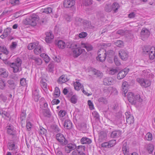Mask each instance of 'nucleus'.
<instances>
[{"label":"nucleus","mask_w":155,"mask_h":155,"mask_svg":"<svg viewBox=\"0 0 155 155\" xmlns=\"http://www.w3.org/2000/svg\"><path fill=\"white\" fill-rule=\"evenodd\" d=\"M38 42L31 43L29 44L28 46V48L29 50H31L33 48H35V47L38 45Z\"/></svg>","instance_id":"nucleus-40"},{"label":"nucleus","mask_w":155,"mask_h":155,"mask_svg":"<svg viewBox=\"0 0 155 155\" xmlns=\"http://www.w3.org/2000/svg\"><path fill=\"white\" fill-rule=\"evenodd\" d=\"M104 10L107 12H110L112 10L111 5L110 4H107L104 7Z\"/></svg>","instance_id":"nucleus-48"},{"label":"nucleus","mask_w":155,"mask_h":155,"mask_svg":"<svg viewBox=\"0 0 155 155\" xmlns=\"http://www.w3.org/2000/svg\"><path fill=\"white\" fill-rule=\"evenodd\" d=\"M57 45L58 47L61 49L65 48L66 47L65 42L61 40H60L58 41Z\"/></svg>","instance_id":"nucleus-33"},{"label":"nucleus","mask_w":155,"mask_h":155,"mask_svg":"<svg viewBox=\"0 0 155 155\" xmlns=\"http://www.w3.org/2000/svg\"><path fill=\"white\" fill-rule=\"evenodd\" d=\"M114 82V80L112 78L108 77L104 79L103 84L105 85H109L112 84Z\"/></svg>","instance_id":"nucleus-14"},{"label":"nucleus","mask_w":155,"mask_h":155,"mask_svg":"<svg viewBox=\"0 0 155 155\" xmlns=\"http://www.w3.org/2000/svg\"><path fill=\"white\" fill-rule=\"evenodd\" d=\"M46 37L45 40L46 42L50 43L52 40L54 38V36L51 31L47 32L45 33Z\"/></svg>","instance_id":"nucleus-15"},{"label":"nucleus","mask_w":155,"mask_h":155,"mask_svg":"<svg viewBox=\"0 0 155 155\" xmlns=\"http://www.w3.org/2000/svg\"><path fill=\"white\" fill-rule=\"evenodd\" d=\"M4 63L8 66H10L13 68V71L14 73H17L21 70V64L22 63L21 60L19 58H18L16 59L14 62L11 63L7 60L4 61Z\"/></svg>","instance_id":"nucleus-1"},{"label":"nucleus","mask_w":155,"mask_h":155,"mask_svg":"<svg viewBox=\"0 0 155 155\" xmlns=\"http://www.w3.org/2000/svg\"><path fill=\"white\" fill-rule=\"evenodd\" d=\"M6 86L5 81L2 79H0V89L2 90H4Z\"/></svg>","instance_id":"nucleus-52"},{"label":"nucleus","mask_w":155,"mask_h":155,"mask_svg":"<svg viewBox=\"0 0 155 155\" xmlns=\"http://www.w3.org/2000/svg\"><path fill=\"white\" fill-rule=\"evenodd\" d=\"M56 137V139L62 145L65 146L67 144L68 140L65 138L63 134L60 133L58 134Z\"/></svg>","instance_id":"nucleus-8"},{"label":"nucleus","mask_w":155,"mask_h":155,"mask_svg":"<svg viewBox=\"0 0 155 155\" xmlns=\"http://www.w3.org/2000/svg\"><path fill=\"white\" fill-rule=\"evenodd\" d=\"M75 21V24L78 25H80L81 23H83L84 21L82 19L79 18H77L76 19Z\"/></svg>","instance_id":"nucleus-55"},{"label":"nucleus","mask_w":155,"mask_h":155,"mask_svg":"<svg viewBox=\"0 0 155 155\" xmlns=\"http://www.w3.org/2000/svg\"><path fill=\"white\" fill-rule=\"evenodd\" d=\"M92 114L96 121H97L99 120V115L97 111H94L92 113Z\"/></svg>","instance_id":"nucleus-43"},{"label":"nucleus","mask_w":155,"mask_h":155,"mask_svg":"<svg viewBox=\"0 0 155 155\" xmlns=\"http://www.w3.org/2000/svg\"><path fill=\"white\" fill-rule=\"evenodd\" d=\"M119 4L117 2H114L111 5L112 10H113L114 12H116L118 9L119 8Z\"/></svg>","instance_id":"nucleus-34"},{"label":"nucleus","mask_w":155,"mask_h":155,"mask_svg":"<svg viewBox=\"0 0 155 155\" xmlns=\"http://www.w3.org/2000/svg\"><path fill=\"white\" fill-rule=\"evenodd\" d=\"M39 90L37 87H34L32 90V96L39 95Z\"/></svg>","instance_id":"nucleus-53"},{"label":"nucleus","mask_w":155,"mask_h":155,"mask_svg":"<svg viewBox=\"0 0 155 155\" xmlns=\"http://www.w3.org/2000/svg\"><path fill=\"white\" fill-rule=\"evenodd\" d=\"M149 57L150 60H153L155 57V48L152 47L149 51Z\"/></svg>","instance_id":"nucleus-27"},{"label":"nucleus","mask_w":155,"mask_h":155,"mask_svg":"<svg viewBox=\"0 0 155 155\" xmlns=\"http://www.w3.org/2000/svg\"><path fill=\"white\" fill-rule=\"evenodd\" d=\"M121 134V132L119 130H115L111 132L110 137L112 138L119 137Z\"/></svg>","instance_id":"nucleus-19"},{"label":"nucleus","mask_w":155,"mask_h":155,"mask_svg":"<svg viewBox=\"0 0 155 155\" xmlns=\"http://www.w3.org/2000/svg\"><path fill=\"white\" fill-rule=\"evenodd\" d=\"M87 36V33L85 32H82L79 35V37L80 38H84Z\"/></svg>","instance_id":"nucleus-64"},{"label":"nucleus","mask_w":155,"mask_h":155,"mask_svg":"<svg viewBox=\"0 0 155 155\" xmlns=\"http://www.w3.org/2000/svg\"><path fill=\"white\" fill-rule=\"evenodd\" d=\"M145 139L147 140H151L152 139V134L150 133H147L145 136Z\"/></svg>","instance_id":"nucleus-50"},{"label":"nucleus","mask_w":155,"mask_h":155,"mask_svg":"<svg viewBox=\"0 0 155 155\" xmlns=\"http://www.w3.org/2000/svg\"><path fill=\"white\" fill-rule=\"evenodd\" d=\"M127 96L129 101L132 104L134 105L137 102H141L142 101V99L139 94L134 95L133 93L129 92L127 94Z\"/></svg>","instance_id":"nucleus-2"},{"label":"nucleus","mask_w":155,"mask_h":155,"mask_svg":"<svg viewBox=\"0 0 155 155\" xmlns=\"http://www.w3.org/2000/svg\"><path fill=\"white\" fill-rule=\"evenodd\" d=\"M0 52H3L6 55H7L9 53V51L7 50L6 47L4 45L0 46Z\"/></svg>","instance_id":"nucleus-38"},{"label":"nucleus","mask_w":155,"mask_h":155,"mask_svg":"<svg viewBox=\"0 0 155 155\" xmlns=\"http://www.w3.org/2000/svg\"><path fill=\"white\" fill-rule=\"evenodd\" d=\"M20 84L22 86H25L26 84V80L25 78H22L20 81Z\"/></svg>","instance_id":"nucleus-59"},{"label":"nucleus","mask_w":155,"mask_h":155,"mask_svg":"<svg viewBox=\"0 0 155 155\" xmlns=\"http://www.w3.org/2000/svg\"><path fill=\"white\" fill-rule=\"evenodd\" d=\"M66 114L65 111L62 110H61L58 113L59 115L61 117H63L66 115Z\"/></svg>","instance_id":"nucleus-63"},{"label":"nucleus","mask_w":155,"mask_h":155,"mask_svg":"<svg viewBox=\"0 0 155 155\" xmlns=\"http://www.w3.org/2000/svg\"><path fill=\"white\" fill-rule=\"evenodd\" d=\"M129 71V69H124L120 71L117 75V78L119 80H120L123 78L127 75Z\"/></svg>","instance_id":"nucleus-11"},{"label":"nucleus","mask_w":155,"mask_h":155,"mask_svg":"<svg viewBox=\"0 0 155 155\" xmlns=\"http://www.w3.org/2000/svg\"><path fill=\"white\" fill-rule=\"evenodd\" d=\"M74 86L75 89L77 91H79L80 89H82L83 87V85L78 81H77L74 83Z\"/></svg>","instance_id":"nucleus-35"},{"label":"nucleus","mask_w":155,"mask_h":155,"mask_svg":"<svg viewBox=\"0 0 155 155\" xmlns=\"http://www.w3.org/2000/svg\"><path fill=\"white\" fill-rule=\"evenodd\" d=\"M26 117V113L25 112L22 111L21 112L20 115V119L21 121H23L25 120Z\"/></svg>","instance_id":"nucleus-61"},{"label":"nucleus","mask_w":155,"mask_h":155,"mask_svg":"<svg viewBox=\"0 0 155 155\" xmlns=\"http://www.w3.org/2000/svg\"><path fill=\"white\" fill-rule=\"evenodd\" d=\"M75 3V0H65L64 2V5L65 7L69 8L73 6Z\"/></svg>","instance_id":"nucleus-12"},{"label":"nucleus","mask_w":155,"mask_h":155,"mask_svg":"<svg viewBox=\"0 0 155 155\" xmlns=\"http://www.w3.org/2000/svg\"><path fill=\"white\" fill-rule=\"evenodd\" d=\"M12 28H10L8 27L5 29L2 35L0 36V37L2 39H4L8 36L11 33Z\"/></svg>","instance_id":"nucleus-18"},{"label":"nucleus","mask_w":155,"mask_h":155,"mask_svg":"<svg viewBox=\"0 0 155 155\" xmlns=\"http://www.w3.org/2000/svg\"><path fill=\"white\" fill-rule=\"evenodd\" d=\"M97 54V60H99L101 62H103L105 60L107 55L106 51L104 49H99L98 51Z\"/></svg>","instance_id":"nucleus-5"},{"label":"nucleus","mask_w":155,"mask_h":155,"mask_svg":"<svg viewBox=\"0 0 155 155\" xmlns=\"http://www.w3.org/2000/svg\"><path fill=\"white\" fill-rule=\"evenodd\" d=\"M109 146L110 147H111L114 146L115 145L116 143V140H112L109 142Z\"/></svg>","instance_id":"nucleus-62"},{"label":"nucleus","mask_w":155,"mask_h":155,"mask_svg":"<svg viewBox=\"0 0 155 155\" xmlns=\"http://www.w3.org/2000/svg\"><path fill=\"white\" fill-rule=\"evenodd\" d=\"M26 20L27 22V24L35 26L36 25L37 22L38 20V15L35 14H34L27 18Z\"/></svg>","instance_id":"nucleus-4"},{"label":"nucleus","mask_w":155,"mask_h":155,"mask_svg":"<svg viewBox=\"0 0 155 155\" xmlns=\"http://www.w3.org/2000/svg\"><path fill=\"white\" fill-rule=\"evenodd\" d=\"M7 98L6 96L3 93H1L0 94V101L1 102H5L7 100Z\"/></svg>","instance_id":"nucleus-42"},{"label":"nucleus","mask_w":155,"mask_h":155,"mask_svg":"<svg viewBox=\"0 0 155 155\" xmlns=\"http://www.w3.org/2000/svg\"><path fill=\"white\" fill-rule=\"evenodd\" d=\"M17 46V43L15 42H13L11 44V45L10 46V49L11 51L14 50L16 48Z\"/></svg>","instance_id":"nucleus-49"},{"label":"nucleus","mask_w":155,"mask_h":155,"mask_svg":"<svg viewBox=\"0 0 155 155\" xmlns=\"http://www.w3.org/2000/svg\"><path fill=\"white\" fill-rule=\"evenodd\" d=\"M8 149L9 150L14 151L17 149L18 146L13 141H10L8 143Z\"/></svg>","instance_id":"nucleus-17"},{"label":"nucleus","mask_w":155,"mask_h":155,"mask_svg":"<svg viewBox=\"0 0 155 155\" xmlns=\"http://www.w3.org/2000/svg\"><path fill=\"white\" fill-rule=\"evenodd\" d=\"M77 150L78 155H86L85 153L84 152L85 150L84 146L82 145L79 146L78 147Z\"/></svg>","instance_id":"nucleus-24"},{"label":"nucleus","mask_w":155,"mask_h":155,"mask_svg":"<svg viewBox=\"0 0 155 155\" xmlns=\"http://www.w3.org/2000/svg\"><path fill=\"white\" fill-rule=\"evenodd\" d=\"M154 147L153 144H149L148 145L147 147V149L149 153H152Z\"/></svg>","instance_id":"nucleus-47"},{"label":"nucleus","mask_w":155,"mask_h":155,"mask_svg":"<svg viewBox=\"0 0 155 155\" xmlns=\"http://www.w3.org/2000/svg\"><path fill=\"white\" fill-rule=\"evenodd\" d=\"M64 126L66 129H70L72 128V123L69 120H66L64 121Z\"/></svg>","instance_id":"nucleus-23"},{"label":"nucleus","mask_w":155,"mask_h":155,"mask_svg":"<svg viewBox=\"0 0 155 155\" xmlns=\"http://www.w3.org/2000/svg\"><path fill=\"white\" fill-rule=\"evenodd\" d=\"M0 114L2 115L3 117L10 118L9 114L7 111H5L4 109H0Z\"/></svg>","instance_id":"nucleus-31"},{"label":"nucleus","mask_w":155,"mask_h":155,"mask_svg":"<svg viewBox=\"0 0 155 155\" xmlns=\"http://www.w3.org/2000/svg\"><path fill=\"white\" fill-rule=\"evenodd\" d=\"M54 65L53 64L51 63L49 64L47 68V71L50 72H53L54 71Z\"/></svg>","instance_id":"nucleus-46"},{"label":"nucleus","mask_w":155,"mask_h":155,"mask_svg":"<svg viewBox=\"0 0 155 155\" xmlns=\"http://www.w3.org/2000/svg\"><path fill=\"white\" fill-rule=\"evenodd\" d=\"M43 51V47L41 45H39L38 43V45L34 49V51L35 54L38 55L41 54Z\"/></svg>","instance_id":"nucleus-20"},{"label":"nucleus","mask_w":155,"mask_h":155,"mask_svg":"<svg viewBox=\"0 0 155 155\" xmlns=\"http://www.w3.org/2000/svg\"><path fill=\"white\" fill-rule=\"evenodd\" d=\"M41 86L44 90L47 89V85L46 83V80L42 79L40 81Z\"/></svg>","instance_id":"nucleus-39"},{"label":"nucleus","mask_w":155,"mask_h":155,"mask_svg":"<svg viewBox=\"0 0 155 155\" xmlns=\"http://www.w3.org/2000/svg\"><path fill=\"white\" fill-rule=\"evenodd\" d=\"M119 55L120 58L124 61L126 60L128 57L127 51L124 49H121L119 51Z\"/></svg>","instance_id":"nucleus-10"},{"label":"nucleus","mask_w":155,"mask_h":155,"mask_svg":"<svg viewBox=\"0 0 155 155\" xmlns=\"http://www.w3.org/2000/svg\"><path fill=\"white\" fill-rule=\"evenodd\" d=\"M137 80L142 87L145 88L147 87H149L151 84L150 81L148 80L138 78L137 79Z\"/></svg>","instance_id":"nucleus-6"},{"label":"nucleus","mask_w":155,"mask_h":155,"mask_svg":"<svg viewBox=\"0 0 155 155\" xmlns=\"http://www.w3.org/2000/svg\"><path fill=\"white\" fill-rule=\"evenodd\" d=\"M33 63H34L36 65H39L41 64L42 61L40 58H36Z\"/></svg>","instance_id":"nucleus-44"},{"label":"nucleus","mask_w":155,"mask_h":155,"mask_svg":"<svg viewBox=\"0 0 155 155\" xmlns=\"http://www.w3.org/2000/svg\"><path fill=\"white\" fill-rule=\"evenodd\" d=\"M81 46L83 48H85L87 51H91L93 48L91 44L88 43H82Z\"/></svg>","instance_id":"nucleus-28"},{"label":"nucleus","mask_w":155,"mask_h":155,"mask_svg":"<svg viewBox=\"0 0 155 155\" xmlns=\"http://www.w3.org/2000/svg\"><path fill=\"white\" fill-rule=\"evenodd\" d=\"M68 81L67 76L65 75H63L60 77L58 81L59 83H63Z\"/></svg>","instance_id":"nucleus-30"},{"label":"nucleus","mask_w":155,"mask_h":155,"mask_svg":"<svg viewBox=\"0 0 155 155\" xmlns=\"http://www.w3.org/2000/svg\"><path fill=\"white\" fill-rule=\"evenodd\" d=\"M92 72L94 75L100 78H101L103 76V74L99 70L94 69L92 70Z\"/></svg>","instance_id":"nucleus-32"},{"label":"nucleus","mask_w":155,"mask_h":155,"mask_svg":"<svg viewBox=\"0 0 155 155\" xmlns=\"http://www.w3.org/2000/svg\"><path fill=\"white\" fill-rule=\"evenodd\" d=\"M83 25L85 28H89L91 25V23L87 20H84L83 22Z\"/></svg>","instance_id":"nucleus-41"},{"label":"nucleus","mask_w":155,"mask_h":155,"mask_svg":"<svg viewBox=\"0 0 155 155\" xmlns=\"http://www.w3.org/2000/svg\"><path fill=\"white\" fill-rule=\"evenodd\" d=\"M118 72L117 69L114 68H111L109 71V74L112 75L115 74Z\"/></svg>","instance_id":"nucleus-56"},{"label":"nucleus","mask_w":155,"mask_h":155,"mask_svg":"<svg viewBox=\"0 0 155 155\" xmlns=\"http://www.w3.org/2000/svg\"><path fill=\"white\" fill-rule=\"evenodd\" d=\"M60 95V91L58 87H56L54 91V97L55 98L58 97Z\"/></svg>","instance_id":"nucleus-36"},{"label":"nucleus","mask_w":155,"mask_h":155,"mask_svg":"<svg viewBox=\"0 0 155 155\" xmlns=\"http://www.w3.org/2000/svg\"><path fill=\"white\" fill-rule=\"evenodd\" d=\"M116 45L118 47H121L123 46V42L121 40H117L115 43Z\"/></svg>","instance_id":"nucleus-58"},{"label":"nucleus","mask_w":155,"mask_h":155,"mask_svg":"<svg viewBox=\"0 0 155 155\" xmlns=\"http://www.w3.org/2000/svg\"><path fill=\"white\" fill-rule=\"evenodd\" d=\"M80 142L82 144H89L92 142L91 140L86 137H83L80 140Z\"/></svg>","instance_id":"nucleus-26"},{"label":"nucleus","mask_w":155,"mask_h":155,"mask_svg":"<svg viewBox=\"0 0 155 155\" xmlns=\"http://www.w3.org/2000/svg\"><path fill=\"white\" fill-rule=\"evenodd\" d=\"M8 75V73L7 70L4 68H0V76L3 78H6Z\"/></svg>","instance_id":"nucleus-22"},{"label":"nucleus","mask_w":155,"mask_h":155,"mask_svg":"<svg viewBox=\"0 0 155 155\" xmlns=\"http://www.w3.org/2000/svg\"><path fill=\"white\" fill-rule=\"evenodd\" d=\"M150 34V32L146 28H142L140 33L141 39L143 40H144L149 37Z\"/></svg>","instance_id":"nucleus-9"},{"label":"nucleus","mask_w":155,"mask_h":155,"mask_svg":"<svg viewBox=\"0 0 155 155\" xmlns=\"http://www.w3.org/2000/svg\"><path fill=\"white\" fill-rule=\"evenodd\" d=\"M107 139V134L104 131H101L98 134V140L100 142L106 140Z\"/></svg>","instance_id":"nucleus-16"},{"label":"nucleus","mask_w":155,"mask_h":155,"mask_svg":"<svg viewBox=\"0 0 155 155\" xmlns=\"http://www.w3.org/2000/svg\"><path fill=\"white\" fill-rule=\"evenodd\" d=\"M70 48L72 49V55L74 58H77L80 56L83 51H85V50L80 47H78L76 44H73L71 45Z\"/></svg>","instance_id":"nucleus-3"},{"label":"nucleus","mask_w":155,"mask_h":155,"mask_svg":"<svg viewBox=\"0 0 155 155\" xmlns=\"http://www.w3.org/2000/svg\"><path fill=\"white\" fill-rule=\"evenodd\" d=\"M26 126L28 131H30L32 127V124L29 121H26Z\"/></svg>","instance_id":"nucleus-57"},{"label":"nucleus","mask_w":155,"mask_h":155,"mask_svg":"<svg viewBox=\"0 0 155 155\" xmlns=\"http://www.w3.org/2000/svg\"><path fill=\"white\" fill-rule=\"evenodd\" d=\"M8 133L10 135H14L15 134V130L12 125L8 126L6 127Z\"/></svg>","instance_id":"nucleus-25"},{"label":"nucleus","mask_w":155,"mask_h":155,"mask_svg":"<svg viewBox=\"0 0 155 155\" xmlns=\"http://www.w3.org/2000/svg\"><path fill=\"white\" fill-rule=\"evenodd\" d=\"M40 133L41 135H45L47 133V130L42 127H41L40 130Z\"/></svg>","instance_id":"nucleus-60"},{"label":"nucleus","mask_w":155,"mask_h":155,"mask_svg":"<svg viewBox=\"0 0 155 155\" xmlns=\"http://www.w3.org/2000/svg\"><path fill=\"white\" fill-rule=\"evenodd\" d=\"M126 121L127 123L129 124H133L134 122V119L133 116L129 114L127 112L125 113Z\"/></svg>","instance_id":"nucleus-13"},{"label":"nucleus","mask_w":155,"mask_h":155,"mask_svg":"<svg viewBox=\"0 0 155 155\" xmlns=\"http://www.w3.org/2000/svg\"><path fill=\"white\" fill-rule=\"evenodd\" d=\"M64 147L65 152L67 153H70L71 151L74 150L76 148L75 144L73 143H68V141Z\"/></svg>","instance_id":"nucleus-7"},{"label":"nucleus","mask_w":155,"mask_h":155,"mask_svg":"<svg viewBox=\"0 0 155 155\" xmlns=\"http://www.w3.org/2000/svg\"><path fill=\"white\" fill-rule=\"evenodd\" d=\"M128 87V84L127 82L124 81L123 82L121 90L123 91V94L125 95L127 92Z\"/></svg>","instance_id":"nucleus-21"},{"label":"nucleus","mask_w":155,"mask_h":155,"mask_svg":"<svg viewBox=\"0 0 155 155\" xmlns=\"http://www.w3.org/2000/svg\"><path fill=\"white\" fill-rule=\"evenodd\" d=\"M52 9L50 7H48L44 9L42 11V12L46 14H50L52 12Z\"/></svg>","instance_id":"nucleus-51"},{"label":"nucleus","mask_w":155,"mask_h":155,"mask_svg":"<svg viewBox=\"0 0 155 155\" xmlns=\"http://www.w3.org/2000/svg\"><path fill=\"white\" fill-rule=\"evenodd\" d=\"M83 3L85 5H89L92 4V0H83Z\"/></svg>","instance_id":"nucleus-54"},{"label":"nucleus","mask_w":155,"mask_h":155,"mask_svg":"<svg viewBox=\"0 0 155 155\" xmlns=\"http://www.w3.org/2000/svg\"><path fill=\"white\" fill-rule=\"evenodd\" d=\"M71 102L74 104L76 103L78 100V97L76 95H73L71 98Z\"/></svg>","instance_id":"nucleus-45"},{"label":"nucleus","mask_w":155,"mask_h":155,"mask_svg":"<svg viewBox=\"0 0 155 155\" xmlns=\"http://www.w3.org/2000/svg\"><path fill=\"white\" fill-rule=\"evenodd\" d=\"M98 101L101 104H107L108 103V101L107 98L105 97H100L98 99Z\"/></svg>","instance_id":"nucleus-37"},{"label":"nucleus","mask_w":155,"mask_h":155,"mask_svg":"<svg viewBox=\"0 0 155 155\" xmlns=\"http://www.w3.org/2000/svg\"><path fill=\"white\" fill-rule=\"evenodd\" d=\"M122 150L124 155H129V150L126 143H124L122 147Z\"/></svg>","instance_id":"nucleus-29"}]
</instances>
